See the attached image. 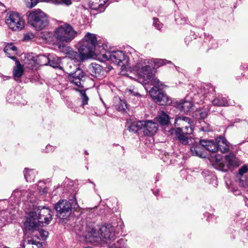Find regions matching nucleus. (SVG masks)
I'll return each mask as SVG.
<instances>
[{"mask_svg":"<svg viewBox=\"0 0 248 248\" xmlns=\"http://www.w3.org/2000/svg\"><path fill=\"white\" fill-rule=\"evenodd\" d=\"M147 62H148L147 59L140 60L135 65V68L139 78L142 79L144 84L153 85L149 91L151 96L160 105H164L168 102V97L161 89L163 84L155 77V70L151 64Z\"/></svg>","mask_w":248,"mask_h":248,"instance_id":"nucleus-1","label":"nucleus"},{"mask_svg":"<svg viewBox=\"0 0 248 248\" xmlns=\"http://www.w3.org/2000/svg\"><path fill=\"white\" fill-rule=\"evenodd\" d=\"M87 231L88 237H92L93 241L96 242L110 243L116 237L117 232L115 227L110 224L103 225L97 228H88Z\"/></svg>","mask_w":248,"mask_h":248,"instance_id":"nucleus-2","label":"nucleus"},{"mask_svg":"<svg viewBox=\"0 0 248 248\" xmlns=\"http://www.w3.org/2000/svg\"><path fill=\"white\" fill-rule=\"evenodd\" d=\"M190 119L186 116L177 117L175 120V125L178 126L176 130L172 129L171 134L174 133L180 143L186 145L189 143L188 139L184 134L190 135L193 132V128L190 124Z\"/></svg>","mask_w":248,"mask_h":248,"instance_id":"nucleus-3","label":"nucleus"},{"mask_svg":"<svg viewBox=\"0 0 248 248\" xmlns=\"http://www.w3.org/2000/svg\"><path fill=\"white\" fill-rule=\"evenodd\" d=\"M77 35V32L68 23L59 26L54 32V36L59 44L60 49L65 47L66 44L70 43Z\"/></svg>","mask_w":248,"mask_h":248,"instance_id":"nucleus-4","label":"nucleus"},{"mask_svg":"<svg viewBox=\"0 0 248 248\" xmlns=\"http://www.w3.org/2000/svg\"><path fill=\"white\" fill-rule=\"evenodd\" d=\"M28 23L35 30H41L49 24L47 15L40 9L31 12L28 17Z\"/></svg>","mask_w":248,"mask_h":248,"instance_id":"nucleus-5","label":"nucleus"},{"mask_svg":"<svg viewBox=\"0 0 248 248\" xmlns=\"http://www.w3.org/2000/svg\"><path fill=\"white\" fill-rule=\"evenodd\" d=\"M78 205L76 201L71 200H62L59 201L55 206L57 216L62 219H66L70 215L72 209L76 208Z\"/></svg>","mask_w":248,"mask_h":248,"instance_id":"nucleus-6","label":"nucleus"},{"mask_svg":"<svg viewBox=\"0 0 248 248\" xmlns=\"http://www.w3.org/2000/svg\"><path fill=\"white\" fill-rule=\"evenodd\" d=\"M97 44V40L95 35L87 32L84 38L78 44V46H80V49L83 53L91 57L94 53Z\"/></svg>","mask_w":248,"mask_h":248,"instance_id":"nucleus-7","label":"nucleus"},{"mask_svg":"<svg viewBox=\"0 0 248 248\" xmlns=\"http://www.w3.org/2000/svg\"><path fill=\"white\" fill-rule=\"evenodd\" d=\"M225 161V163H224L220 156L216 155L215 157L213 166L217 170L222 171H227L230 167L237 166L239 165L237 159L233 154H230L226 155Z\"/></svg>","mask_w":248,"mask_h":248,"instance_id":"nucleus-8","label":"nucleus"},{"mask_svg":"<svg viewBox=\"0 0 248 248\" xmlns=\"http://www.w3.org/2000/svg\"><path fill=\"white\" fill-rule=\"evenodd\" d=\"M5 23L12 30L18 31L24 28L25 21L18 13L10 11L6 14Z\"/></svg>","mask_w":248,"mask_h":248,"instance_id":"nucleus-9","label":"nucleus"},{"mask_svg":"<svg viewBox=\"0 0 248 248\" xmlns=\"http://www.w3.org/2000/svg\"><path fill=\"white\" fill-rule=\"evenodd\" d=\"M103 58L107 61H110L122 67L130 66L128 59L125 53L122 51H113L107 52L102 55Z\"/></svg>","mask_w":248,"mask_h":248,"instance_id":"nucleus-10","label":"nucleus"},{"mask_svg":"<svg viewBox=\"0 0 248 248\" xmlns=\"http://www.w3.org/2000/svg\"><path fill=\"white\" fill-rule=\"evenodd\" d=\"M11 200L12 202L14 201V202L16 204H18L21 201L33 202L34 201L33 195L31 193V191L20 189L13 191Z\"/></svg>","mask_w":248,"mask_h":248,"instance_id":"nucleus-11","label":"nucleus"},{"mask_svg":"<svg viewBox=\"0 0 248 248\" xmlns=\"http://www.w3.org/2000/svg\"><path fill=\"white\" fill-rule=\"evenodd\" d=\"M35 213H29L24 224L25 235H30V233H35L37 232L39 227L42 226L38 220L35 218Z\"/></svg>","mask_w":248,"mask_h":248,"instance_id":"nucleus-12","label":"nucleus"},{"mask_svg":"<svg viewBox=\"0 0 248 248\" xmlns=\"http://www.w3.org/2000/svg\"><path fill=\"white\" fill-rule=\"evenodd\" d=\"M30 213H35L34 217L40 224L44 226V224H48L52 218L51 211L47 208H35L34 211Z\"/></svg>","mask_w":248,"mask_h":248,"instance_id":"nucleus-13","label":"nucleus"},{"mask_svg":"<svg viewBox=\"0 0 248 248\" xmlns=\"http://www.w3.org/2000/svg\"><path fill=\"white\" fill-rule=\"evenodd\" d=\"M67 78L69 81L74 85L77 87L83 88L86 76L83 70L79 69L72 74L68 75Z\"/></svg>","mask_w":248,"mask_h":248,"instance_id":"nucleus-14","label":"nucleus"},{"mask_svg":"<svg viewBox=\"0 0 248 248\" xmlns=\"http://www.w3.org/2000/svg\"><path fill=\"white\" fill-rule=\"evenodd\" d=\"M21 246L22 248H42V244L37 234H31L25 235Z\"/></svg>","mask_w":248,"mask_h":248,"instance_id":"nucleus-15","label":"nucleus"},{"mask_svg":"<svg viewBox=\"0 0 248 248\" xmlns=\"http://www.w3.org/2000/svg\"><path fill=\"white\" fill-rule=\"evenodd\" d=\"M87 71L92 77L99 79L103 78L107 73L106 71L104 70L101 66L94 63H92L88 66Z\"/></svg>","mask_w":248,"mask_h":248,"instance_id":"nucleus-16","label":"nucleus"},{"mask_svg":"<svg viewBox=\"0 0 248 248\" xmlns=\"http://www.w3.org/2000/svg\"><path fill=\"white\" fill-rule=\"evenodd\" d=\"M143 127L141 131L144 135L148 136H151L154 135L158 129V124L152 121H142Z\"/></svg>","mask_w":248,"mask_h":248,"instance_id":"nucleus-17","label":"nucleus"},{"mask_svg":"<svg viewBox=\"0 0 248 248\" xmlns=\"http://www.w3.org/2000/svg\"><path fill=\"white\" fill-rule=\"evenodd\" d=\"M77 47L78 48V52L72 50H69L67 52V57L70 59L71 61H74V62H79L83 61L85 58L90 57L87 54L83 53V52L80 50L79 46L77 45Z\"/></svg>","mask_w":248,"mask_h":248,"instance_id":"nucleus-18","label":"nucleus"},{"mask_svg":"<svg viewBox=\"0 0 248 248\" xmlns=\"http://www.w3.org/2000/svg\"><path fill=\"white\" fill-rule=\"evenodd\" d=\"M15 219V213L9 210L0 211V226H3Z\"/></svg>","mask_w":248,"mask_h":248,"instance_id":"nucleus-19","label":"nucleus"},{"mask_svg":"<svg viewBox=\"0 0 248 248\" xmlns=\"http://www.w3.org/2000/svg\"><path fill=\"white\" fill-rule=\"evenodd\" d=\"M217 151L222 153L227 152L229 150V144L226 139L223 137H219L216 139Z\"/></svg>","mask_w":248,"mask_h":248,"instance_id":"nucleus-20","label":"nucleus"},{"mask_svg":"<svg viewBox=\"0 0 248 248\" xmlns=\"http://www.w3.org/2000/svg\"><path fill=\"white\" fill-rule=\"evenodd\" d=\"M4 51L9 58L12 60L16 59V56L17 54V49L13 44H7L4 47Z\"/></svg>","mask_w":248,"mask_h":248,"instance_id":"nucleus-21","label":"nucleus"},{"mask_svg":"<svg viewBox=\"0 0 248 248\" xmlns=\"http://www.w3.org/2000/svg\"><path fill=\"white\" fill-rule=\"evenodd\" d=\"M142 121L138 122H127L126 124V129L130 132L136 133L139 130H141L143 126Z\"/></svg>","mask_w":248,"mask_h":248,"instance_id":"nucleus-22","label":"nucleus"},{"mask_svg":"<svg viewBox=\"0 0 248 248\" xmlns=\"http://www.w3.org/2000/svg\"><path fill=\"white\" fill-rule=\"evenodd\" d=\"M201 144L205 149H206L212 152H216L217 151V146L216 140L215 141L211 140H201Z\"/></svg>","mask_w":248,"mask_h":248,"instance_id":"nucleus-23","label":"nucleus"},{"mask_svg":"<svg viewBox=\"0 0 248 248\" xmlns=\"http://www.w3.org/2000/svg\"><path fill=\"white\" fill-rule=\"evenodd\" d=\"M13 77L17 81H20V78L24 73L23 66L21 65L18 61H16V65L13 69Z\"/></svg>","mask_w":248,"mask_h":248,"instance_id":"nucleus-24","label":"nucleus"},{"mask_svg":"<svg viewBox=\"0 0 248 248\" xmlns=\"http://www.w3.org/2000/svg\"><path fill=\"white\" fill-rule=\"evenodd\" d=\"M108 0H90L89 6L90 8L94 10L101 12L104 9V5Z\"/></svg>","mask_w":248,"mask_h":248,"instance_id":"nucleus-25","label":"nucleus"},{"mask_svg":"<svg viewBox=\"0 0 248 248\" xmlns=\"http://www.w3.org/2000/svg\"><path fill=\"white\" fill-rule=\"evenodd\" d=\"M190 152L194 156H198L201 158L205 157V154L204 153V148L199 144H195L190 147Z\"/></svg>","mask_w":248,"mask_h":248,"instance_id":"nucleus-26","label":"nucleus"},{"mask_svg":"<svg viewBox=\"0 0 248 248\" xmlns=\"http://www.w3.org/2000/svg\"><path fill=\"white\" fill-rule=\"evenodd\" d=\"M114 101V107L116 110L119 111L126 112L127 105L124 100H122L118 97H115Z\"/></svg>","mask_w":248,"mask_h":248,"instance_id":"nucleus-27","label":"nucleus"},{"mask_svg":"<svg viewBox=\"0 0 248 248\" xmlns=\"http://www.w3.org/2000/svg\"><path fill=\"white\" fill-rule=\"evenodd\" d=\"M212 103L214 106L218 107L227 106L232 105L225 97H223L222 96L217 97L212 101Z\"/></svg>","mask_w":248,"mask_h":248,"instance_id":"nucleus-28","label":"nucleus"},{"mask_svg":"<svg viewBox=\"0 0 248 248\" xmlns=\"http://www.w3.org/2000/svg\"><path fill=\"white\" fill-rule=\"evenodd\" d=\"M148 62L147 63L151 64L153 69L155 70V69L167 63H170V62L167 61L166 60L159 59H152L147 60Z\"/></svg>","mask_w":248,"mask_h":248,"instance_id":"nucleus-29","label":"nucleus"},{"mask_svg":"<svg viewBox=\"0 0 248 248\" xmlns=\"http://www.w3.org/2000/svg\"><path fill=\"white\" fill-rule=\"evenodd\" d=\"M202 174L205 177V180L207 182L212 184L214 186L217 185L216 177L208 171H204Z\"/></svg>","mask_w":248,"mask_h":248,"instance_id":"nucleus-30","label":"nucleus"},{"mask_svg":"<svg viewBox=\"0 0 248 248\" xmlns=\"http://www.w3.org/2000/svg\"><path fill=\"white\" fill-rule=\"evenodd\" d=\"M177 107L181 111L186 113L191 111L193 105L190 101H185L180 102L178 104Z\"/></svg>","mask_w":248,"mask_h":248,"instance_id":"nucleus-31","label":"nucleus"},{"mask_svg":"<svg viewBox=\"0 0 248 248\" xmlns=\"http://www.w3.org/2000/svg\"><path fill=\"white\" fill-rule=\"evenodd\" d=\"M49 62L48 65L55 68L62 69L60 66L61 63V60L60 58L57 56H49Z\"/></svg>","mask_w":248,"mask_h":248,"instance_id":"nucleus-32","label":"nucleus"},{"mask_svg":"<svg viewBox=\"0 0 248 248\" xmlns=\"http://www.w3.org/2000/svg\"><path fill=\"white\" fill-rule=\"evenodd\" d=\"M35 56H30L25 60V63L27 68L31 69L36 68L37 65V61Z\"/></svg>","mask_w":248,"mask_h":248,"instance_id":"nucleus-33","label":"nucleus"},{"mask_svg":"<svg viewBox=\"0 0 248 248\" xmlns=\"http://www.w3.org/2000/svg\"><path fill=\"white\" fill-rule=\"evenodd\" d=\"M156 118L157 121L162 125L167 124L170 120V117L168 115L163 111L159 112Z\"/></svg>","mask_w":248,"mask_h":248,"instance_id":"nucleus-34","label":"nucleus"},{"mask_svg":"<svg viewBox=\"0 0 248 248\" xmlns=\"http://www.w3.org/2000/svg\"><path fill=\"white\" fill-rule=\"evenodd\" d=\"M24 177L27 182H33L36 173L33 170H28L25 169L24 171Z\"/></svg>","mask_w":248,"mask_h":248,"instance_id":"nucleus-35","label":"nucleus"},{"mask_svg":"<svg viewBox=\"0 0 248 248\" xmlns=\"http://www.w3.org/2000/svg\"><path fill=\"white\" fill-rule=\"evenodd\" d=\"M79 69L80 68L78 65L74 64L72 62H69L65 66L64 71L68 75H70Z\"/></svg>","mask_w":248,"mask_h":248,"instance_id":"nucleus-36","label":"nucleus"},{"mask_svg":"<svg viewBox=\"0 0 248 248\" xmlns=\"http://www.w3.org/2000/svg\"><path fill=\"white\" fill-rule=\"evenodd\" d=\"M49 57L45 55H39L36 56L38 65H47L49 62Z\"/></svg>","mask_w":248,"mask_h":248,"instance_id":"nucleus-37","label":"nucleus"},{"mask_svg":"<svg viewBox=\"0 0 248 248\" xmlns=\"http://www.w3.org/2000/svg\"><path fill=\"white\" fill-rule=\"evenodd\" d=\"M112 247L114 248H129L127 246L126 241L123 239L118 240L116 243L112 245Z\"/></svg>","mask_w":248,"mask_h":248,"instance_id":"nucleus-38","label":"nucleus"},{"mask_svg":"<svg viewBox=\"0 0 248 248\" xmlns=\"http://www.w3.org/2000/svg\"><path fill=\"white\" fill-rule=\"evenodd\" d=\"M52 33L47 31H42L40 33L39 36L46 41L51 40Z\"/></svg>","mask_w":248,"mask_h":248,"instance_id":"nucleus-39","label":"nucleus"},{"mask_svg":"<svg viewBox=\"0 0 248 248\" xmlns=\"http://www.w3.org/2000/svg\"><path fill=\"white\" fill-rule=\"evenodd\" d=\"M80 96L82 99V106L84 107L85 105L87 104L89 97L87 96L85 91L84 90H80Z\"/></svg>","mask_w":248,"mask_h":248,"instance_id":"nucleus-40","label":"nucleus"},{"mask_svg":"<svg viewBox=\"0 0 248 248\" xmlns=\"http://www.w3.org/2000/svg\"><path fill=\"white\" fill-rule=\"evenodd\" d=\"M239 185L244 188L248 187V179L244 176H242L239 180Z\"/></svg>","mask_w":248,"mask_h":248,"instance_id":"nucleus-41","label":"nucleus"},{"mask_svg":"<svg viewBox=\"0 0 248 248\" xmlns=\"http://www.w3.org/2000/svg\"><path fill=\"white\" fill-rule=\"evenodd\" d=\"M38 233L40 234L42 239L44 240H46L47 238L48 235V232L47 231H46L42 229H39V228L38 229L37 232H36L34 234H37V235Z\"/></svg>","mask_w":248,"mask_h":248,"instance_id":"nucleus-42","label":"nucleus"},{"mask_svg":"<svg viewBox=\"0 0 248 248\" xmlns=\"http://www.w3.org/2000/svg\"><path fill=\"white\" fill-rule=\"evenodd\" d=\"M153 25L158 30H160L163 27V24L156 18H153Z\"/></svg>","mask_w":248,"mask_h":248,"instance_id":"nucleus-43","label":"nucleus"},{"mask_svg":"<svg viewBox=\"0 0 248 248\" xmlns=\"http://www.w3.org/2000/svg\"><path fill=\"white\" fill-rule=\"evenodd\" d=\"M26 6L29 8H32L38 3V0H25Z\"/></svg>","mask_w":248,"mask_h":248,"instance_id":"nucleus-44","label":"nucleus"},{"mask_svg":"<svg viewBox=\"0 0 248 248\" xmlns=\"http://www.w3.org/2000/svg\"><path fill=\"white\" fill-rule=\"evenodd\" d=\"M53 3L56 4H65L69 5L71 3V0H54Z\"/></svg>","mask_w":248,"mask_h":248,"instance_id":"nucleus-45","label":"nucleus"},{"mask_svg":"<svg viewBox=\"0 0 248 248\" xmlns=\"http://www.w3.org/2000/svg\"><path fill=\"white\" fill-rule=\"evenodd\" d=\"M126 93L129 94L130 95V97L133 96H136L138 98L141 97V95L140 93L131 89H127L126 91Z\"/></svg>","mask_w":248,"mask_h":248,"instance_id":"nucleus-46","label":"nucleus"},{"mask_svg":"<svg viewBox=\"0 0 248 248\" xmlns=\"http://www.w3.org/2000/svg\"><path fill=\"white\" fill-rule=\"evenodd\" d=\"M38 186L40 187L39 189V192L41 194H43L47 192V188L46 187H42L43 186V185H44L43 182H39Z\"/></svg>","mask_w":248,"mask_h":248,"instance_id":"nucleus-47","label":"nucleus"},{"mask_svg":"<svg viewBox=\"0 0 248 248\" xmlns=\"http://www.w3.org/2000/svg\"><path fill=\"white\" fill-rule=\"evenodd\" d=\"M56 146H53L50 144H48L45 148V152L47 153L53 152L56 149Z\"/></svg>","mask_w":248,"mask_h":248,"instance_id":"nucleus-48","label":"nucleus"},{"mask_svg":"<svg viewBox=\"0 0 248 248\" xmlns=\"http://www.w3.org/2000/svg\"><path fill=\"white\" fill-rule=\"evenodd\" d=\"M248 170V168L246 166H243L239 170V173L240 175H243V174L246 173Z\"/></svg>","mask_w":248,"mask_h":248,"instance_id":"nucleus-49","label":"nucleus"},{"mask_svg":"<svg viewBox=\"0 0 248 248\" xmlns=\"http://www.w3.org/2000/svg\"><path fill=\"white\" fill-rule=\"evenodd\" d=\"M177 23L180 24H188V19L186 17H184L181 19V20H177Z\"/></svg>","mask_w":248,"mask_h":248,"instance_id":"nucleus-50","label":"nucleus"},{"mask_svg":"<svg viewBox=\"0 0 248 248\" xmlns=\"http://www.w3.org/2000/svg\"><path fill=\"white\" fill-rule=\"evenodd\" d=\"M201 116L202 118H204L206 117V113L204 112H201Z\"/></svg>","mask_w":248,"mask_h":248,"instance_id":"nucleus-51","label":"nucleus"},{"mask_svg":"<svg viewBox=\"0 0 248 248\" xmlns=\"http://www.w3.org/2000/svg\"><path fill=\"white\" fill-rule=\"evenodd\" d=\"M190 37H186V39H185V42L186 43H187V42H189L190 40H189V38Z\"/></svg>","mask_w":248,"mask_h":248,"instance_id":"nucleus-52","label":"nucleus"},{"mask_svg":"<svg viewBox=\"0 0 248 248\" xmlns=\"http://www.w3.org/2000/svg\"><path fill=\"white\" fill-rule=\"evenodd\" d=\"M234 192L235 195H239L240 194V192L238 190H236V191H234Z\"/></svg>","mask_w":248,"mask_h":248,"instance_id":"nucleus-53","label":"nucleus"},{"mask_svg":"<svg viewBox=\"0 0 248 248\" xmlns=\"http://www.w3.org/2000/svg\"><path fill=\"white\" fill-rule=\"evenodd\" d=\"M245 203L248 206V199L247 198H246Z\"/></svg>","mask_w":248,"mask_h":248,"instance_id":"nucleus-54","label":"nucleus"},{"mask_svg":"<svg viewBox=\"0 0 248 248\" xmlns=\"http://www.w3.org/2000/svg\"><path fill=\"white\" fill-rule=\"evenodd\" d=\"M11 93H12V92H10V93H8V95H7V98H8V99L9 100H11V98H9L8 95H9V94H11Z\"/></svg>","mask_w":248,"mask_h":248,"instance_id":"nucleus-55","label":"nucleus"},{"mask_svg":"<svg viewBox=\"0 0 248 248\" xmlns=\"http://www.w3.org/2000/svg\"><path fill=\"white\" fill-rule=\"evenodd\" d=\"M29 37V36L26 35V36H25V40H27V39H28V38Z\"/></svg>","mask_w":248,"mask_h":248,"instance_id":"nucleus-56","label":"nucleus"},{"mask_svg":"<svg viewBox=\"0 0 248 248\" xmlns=\"http://www.w3.org/2000/svg\"><path fill=\"white\" fill-rule=\"evenodd\" d=\"M210 89L211 91H214V89H213L212 88H211Z\"/></svg>","mask_w":248,"mask_h":248,"instance_id":"nucleus-57","label":"nucleus"},{"mask_svg":"<svg viewBox=\"0 0 248 248\" xmlns=\"http://www.w3.org/2000/svg\"><path fill=\"white\" fill-rule=\"evenodd\" d=\"M204 90H205V92H204V94H205L206 93V89L204 88Z\"/></svg>","mask_w":248,"mask_h":248,"instance_id":"nucleus-58","label":"nucleus"},{"mask_svg":"<svg viewBox=\"0 0 248 248\" xmlns=\"http://www.w3.org/2000/svg\"><path fill=\"white\" fill-rule=\"evenodd\" d=\"M0 248H1V246H0Z\"/></svg>","mask_w":248,"mask_h":248,"instance_id":"nucleus-59","label":"nucleus"}]
</instances>
